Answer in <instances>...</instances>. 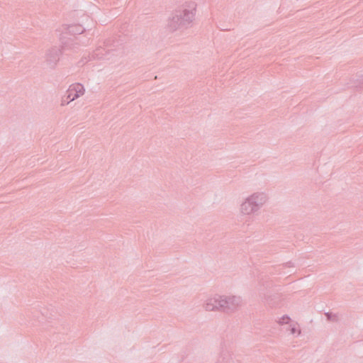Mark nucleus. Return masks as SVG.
Returning <instances> with one entry per match:
<instances>
[{"label":"nucleus","instance_id":"nucleus-2","mask_svg":"<svg viewBox=\"0 0 363 363\" xmlns=\"http://www.w3.org/2000/svg\"><path fill=\"white\" fill-rule=\"evenodd\" d=\"M251 203L250 201L245 202L242 206V209L245 213H248L250 212L249 207L250 206Z\"/></svg>","mask_w":363,"mask_h":363},{"label":"nucleus","instance_id":"nucleus-3","mask_svg":"<svg viewBox=\"0 0 363 363\" xmlns=\"http://www.w3.org/2000/svg\"><path fill=\"white\" fill-rule=\"evenodd\" d=\"M289 321V318L286 316V317H283L281 320H280V323L284 324V323H288Z\"/></svg>","mask_w":363,"mask_h":363},{"label":"nucleus","instance_id":"nucleus-4","mask_svg":"<svg viewBox=\"0 0 363 363\" xmlns=\"http://www.w3.org/2000/svg\"><path fill=\"white\" fill-rule=\"evenodd\" d=\"M296 333V329H295L294 328H293L291 329V333H293V334H294V333Z\"/></svg>","mask_w":363,"mask_h":363},{"label":"nucleus","instance_id":"nucleus-1","mask_svg":"<svg viewBox=\"0 0 363 363\" xmlns=\"http://www.w3.org/2000/svg\"><path fill=\"white\" fill-rule=\"evenodd\" d=\"M84 93V88L81 84H74L71 85L68 89V98L69 101H73L74 99L83 95Z\"/></svg>","mask_w":363,"mask_h":363}]
</instances>
